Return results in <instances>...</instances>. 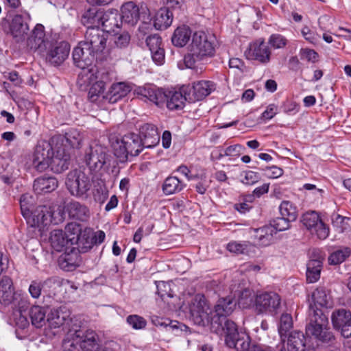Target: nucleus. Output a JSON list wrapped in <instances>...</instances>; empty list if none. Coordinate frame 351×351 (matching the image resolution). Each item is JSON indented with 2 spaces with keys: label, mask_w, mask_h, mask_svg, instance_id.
I'll return each instance as SVG.
<instances>
[{
  "label": "nucleus",
  "mask_w": 351,
  "mask_h": 351,
  "mask_svg": "<svg viewBox=\"0 0 351 351\" xmlns=\"http://www.w3.org/2000/svg\"><path fill=\"white\" fill-rule=\"evenodd\" d=\"M188 87L182 86L179 90L163 91L155 86L146 85L139 88L138 94L160 108L166 105L169 110H180L189 101Z\"/></svg>",
  "instance_id": "f257e3e1"
},
{
  "label": "nucleus",
  "mask_w": 351,
  "mask_h": 351,
  "mask_svg": "<svg viewBox=\"0 0 351 351\" xmlns=\"http://www.w3.org/2000/svg\"><path fill=\"white\" fill-rule=\"evenodd\" d=\"M306 334L317 343L332 346L336 342L335 335L328 326V317L321 308H315L311 305L308 309Z\"/></svg>",
  "instance_id": "f03ea898"
},
{
  "label": "nucleus",
  "mask_w": 351,
  "mask_h": 351,
  "mask_svg": "<svg viewBox=\"0 0 351 351\" xmlns=\"http://www.w3.org/2000/svg\"><path fill=\"white\" fill-rule=\"evenodd\" d=\"M215 49L213 40L204 32H195L192 36L191 43L189 46V53L184 56V62L186 67L193 68L197 61L215 55Z\"/></svg>",
  "instance_id": "7ed1b4c3"
},
{
  "label": "nucleus",
  "mask_w": 351,
  "mask_h": 351,
  "mask_svg": "<svg viewBox=\"0 0 351 351\" xmlns=\"http://www.w3.org/2000/svg\"><path fill=\"white\" fill-rule=\"evenodd\" d=\"M237 302L232 296L218 300L211 316V327L216 333H222V330L228 328L229 322H234L227 317L234 311Z\"/></svg>",
  "instance_id": "20e7f679"
},
{
  "label": "nucleus",
  "mask_w": 351,
  "mask_h": 351,
  "mask_svg": "<svg viewBox=\"0 0 351 351\" xmlns=\"http://www.w3.org/2000/svg\"><path fill=\"white\" fill-rule=\"evenodd\" d=\"M114 155L121 162L128 160V156H136L145 148L141 136L131 132L125 134L121 140H117L113 144Z\"/></svg>",
  "instance_id": "39448f33"
},
{
  "label": "nucleus",
  "mask_w": 351,
  "mask_h": 351,
  "mask_svg": "<svg viewBox=\"0 0 351 351\" xmlns=\"http://www.w3.org/2000/svg\"><path fill=\"white\" fill-rule=\"evenodd\" d=\"M66 185L72 195L77 198L86 199L92 182L90 176L84 171L75 169L68 173Z\"/></svg>",
  "instance_id": "423d86ee"
},
{
  "label": "nucleus",
  "mask_w": 351,
  "mask_h": 351,
  "mask_svg": "<svg viewBox=\"0 0 351 351\" xmlns=\"http://www.w3.org/2000/svg\"><path fill=\"white\" fill-rule=\"evenodd\" d=\"M72 55L74 64L83 70L78 76L85 77L84 82H89L91 75L89 76L88 73L91 71V69L88 67L93 65L94 61L97 59V56L99 55L95 51H92L90 48L82 45L81 42L74 48Z\"/></svg>",
  "instance_id": "0eeeda50"
},
{
  "label": "nucleus",
  "mask_w": 351,
  "mask_h": 351,
  "mask_svg": "<svg viewBox=\"0 0 351 351\" xmlns=\"http://www.w3.org/2000/svg\"><path fill=\"white\" fill-rule=\"evenodd\" d=\"M190 318L197 326L211 325V316L213 315L204 295L197 294L189 305Z\"/></svg>",
  "instance_id": "6e6552de"
},
{
  "label": "nucleus",
  "mask_w": 351,
  "mask_h": 351,
  "mask_svg": "<svg viewBox=\"0 0 351 351\" xmlns=\"http://www.w3.org/2000/svg\"><path fill=\"white\" fill-rule=\"evenodd\" d=\"M225 335V342L227 346L234 348L237 351H251L252 345L251 339L245 332H239L234 322H229L228 328L222 330Z\"/></svg>",
  "instance_id": "1a4fd4ad"
},
{
  "label": "nucleus",
  "mask_w": 351,
  "mask_h": 351,
  "mask_svg": "<svg viewBox=\"0 0 351 351\" xmlns=\"http://www.w3.org/2000/svg\"><path fill=\"white\" fill-rule=\"evenodd\" d=\"M108 34L99 27L87 28L84 34V39L81 41L82 45H85L95 51L97 54L105 53L107 49Z\"/></svg>",
  "instance_id": "9d476101"
},
{
  "label": "nucleus",
  "mask_w": 351,
  "mask_h": 351,
  "mask_svg": "<svg viewBox=\"0 0 351 351\" xmlns=\"http://www.w3.org/2000/svg\"><path fill=\"white\" fill-rule=\"evenodd\" d=\"M30 16L28 13L15 14L9 22L8 27L3 26V29L7 34H10L17 43L25 40L29 30V21Z\"/></svg>",
  "instance_id": "9b49d317"
},
{
  "label": "nucleus",
  "mask_w": 351,
  "mask_h": 351,
  "mask_svg": "<svg viewBox=\"0 0 351 351\" xmlns=\"http://www.w3.org/2000/svg\"><path fill=\"white\" fill-rule=\"evenodd\" d=\"M106 147L98 144L90 145L86 150L84 161L90 171L97 172L106 162Z\"/></svg>",
  "instance_id": "f8f14e48"
},
{
  "label": "nucleus",
  "mask_w": 351,
  "mask_h": 351,
  "mask_svg": "<svg viewBox=\"0 0 351 351\" xmlns=\"http://www.w3.org/2000/svg\"><path fill=\"white\" fill-rule=\"evenodd\" d=\"M302 224L312 234L319 239H325L329 234V228L321 219L319 215L315 211L304 213L302 217Z\"/></svg>",
  "instance_id": "ddd939ff"
},
{
  "label": "nucleus",
  "mask_w": 351,
  "mask_h": 351,
  "mask_svg": "<svg viewBox=\"0 0 351 351\" xmlns=\"http://www.w3.org/2000/svg\"><path fill=\"white\" fill-rule=\"evenodd\" d=\"M280 298L274 292H265L256 295L254 308L259 313H276L280 306Z\"/></svg>",
  "instance_id": "4468645a"
},
{
  "label": "nucleus",
  "mask_w": 351,
  "mask_h": 351,
  "mask_svg": "<svg viewBox=\"0 0 351 351\" xmlns=\"http://www.w3.org/2000/svg\"><path fill=\"white\" fill-rule=\"evenodd\" d=\"M333 328L346 339L351 338V311L344 308L335 309L331 314Z\"/></svg>",
  "instance_id": "2eb2a0df"
},
{
  "label": "nucleus",
  "mask_w": 351,
  "mask_h": 351,
  "mask_svg": "<svg viewBox=\"0 0 351 351\" xmlns=\"http://www.w3.org/2000/svg\"><path fill=\"white\" fill-rule=\"evenodd\" d=\"M52 216L53 211L50 206L39 205L32 210L26 220L32 227L38 228L42 232L45 230V228L51 223Z\"/></svg>",
  "instance_id": "dca6fc26"
},
{
  "label": "nucleus",
  "mask_w": 351,
  "mask_h": 351,
  "mask_svg": "<svg viewBox=\"0 0 351 351\" xmlns=\"http://www.w3.org/2000/svg\"><path fill=\"white\" fill-rule=\"evenodd\" d=\"M53 154V150L49 143L43 141L38 143L34 153L33 165L40 172L46 170L50 166Z\"/></svg>",
  "instance_id": "f3484780"
},
{
  "label": "nucleus",
  "mask_w": 351,
  "mask_h": 351,
  "mask_svg": "<svg viewBox=\"0 0 351 351\" xmlns=\"http://www.w3.org/2000/svg\"><path fill=\"white\" fill-rule=\"evenodd\" d=\"M245 56L248 60L267 64L270 61L271 51L264 39L259 38L250 43Z\"/></svg>",
  "instance_id": "a211bd4d"
},
{
  "label": "nucleus",
  "mask_w": 351,
  "mask_h": 351,
  "mask_svg": "<svg viewBox=\"0 0 351 351\" xmlns=\"http://www.w3.org/2000/svg\"><path fill=\"white\" fill-rule=\"evenodd\" d=\"M69 51L70 45L69 43L65 41L56 43L48 50L46 60L52 65H60L68 58Z\"/></svg>",
  "instance_id": "6ab92c4d"
},
{
  "label": "nucleus",
  "mask_w": 351,
  "mask_h": 351,
  "mask_svg": "<svg viewBox=\"0 0 351 351\" xmlns=\"http://www.w3.org/2000/svg\"><path fill=\"white\" fill-rule=\"evenodd\" d=\"M151 319L152 324L156 326L164 327L167 331L173 332L177 336L187 334L189 329L186 325L176 320H171L156 315L152 316Z\"/></svg>",
  "instance_id": "aec40b11"
},
{
  "label": "nucleus",
  "mask_w": 351,
  "mask_h": 351,
  "mask_svg": "<svg viewBox=\"0 0 351 351\" xmlns=\"http://www.w3.org/2000/svg\"><path fill=\"white\" fill-rule=\"evenodd\" d=\"M285 341L282 347L286 351H306L305 350L306 339L302 331L295 330L284 337Z\"/></svg>",
  "instance_id": "412c9836"
},
{
  "label": "nucleus",
  "mask_w": 351,
  "mask_h": 351,
  "mask_svg": "<svg viewBox=\"0 0 351 351\" xmlns=\"http://www.w3.org/2000/svg\"><path fill=\"white\" fill-rule=\"evenodd\" d=\"M139 136L145 148H152L158 144L160 136L157 128L151 123H145L139 128Z\"/></svg>",
  "instance_id": "4be33fe9"
},
{
  "label": "nucleus",
  "mask_w": 351,
  "mask_h": 351,
  "mask_svg": "<svg viewBox=\"0 0 351 351\" xmlns=\"http://www.w3.org/2000/svg\"><path fill=\"white\" fill-rule=\"evenodd\" d=\"M65 252L58 258L60 267L66 271L73 270L80 262V250L74 247L64 250Z\"/></svg>",
  "instance_id": "5701e85b"
},
{
  "label": "nucleus",
  "mask_w": 351,
  "mask_h": 351,
  "mask_svg": "<svg viewBox=\"0 0 351 351\" xmlns=\"http://www.w3.org/2000/svg\"><path fill=\"white\" fill-rule=\"evenodd\" d=\"M188 87L189 102L202 100L211 93L210 82L208 81H199L194 82L193 85Z\"/></svg>",
  "instance_id": "b1692460"
},
{
  "label": "nucleus",
  "mask_w": 351,
  "mask_h": 351,
  "mask_svg": "<svg viewBox=\"0 0 351 351\" xmlns=\"http://www.w3.org/2000/svg\"><path fill=\"white\" fill-rule=\"evenodd\" d=\"M45 27L42 24H37L27 39V46L31 50H43L46 48Z\"/></svg>",
  "instance_id": "393cba45"
},
{
  "label": "nucleus",
  "mask_w": 351,
  "mask_h": 351,
  "mask_svg": "<svg viewBox=\"0 0 351 351\" xmlns=\"http://www.w3.org/2000/svg\"><path fill=\"white\" fill-rule=\"evenodd\" d=\"M70 158V154L64 148H58L56 154H53L49 167L55 173H60L69 168Z\"/></svg>",
  "instance_id": "a878e982"
},
{
  "label": "nucleus",
  "mask_w": 351,
  "mask_h": 351,
  "mask_svg": "<svg viewBox=\"0 0 351 351\" xmlns=\"http://www.w3.org/2000/svg\"><path fill=\"white\" fill-rule=\"evenodd\" d=\"M130 91V86L124 82L114 84L106 95H104L103 99L110 104H114L125 97Z\"/></svg>",
  "instance_id": "bb28decb"
},
{
  "label": "nucleus",
  "mask_w": 351,
  "mask_h": 351,
  "mask_svg": "<svg viewBox=\"0 0 351 351\" xmlns=\"http://www.w3.org/2000/svg\"><path fill=\"white\" fill-rule=\"evenodd\" d=\"M101 24L108 34L110 32H114V28H119L122 23L121 16L117 10H109L102 12Z\"/></svg>",
  "instance_id": "cd10ccee"
},
{
  "label": "nucleus",
  "mask_w": 351,
  "mask_h": 351,
  "mask_svg": "<svg viewBox=\"0 0 351 351\" xmlns=\"http://www.w3.org/2000/svg\"><path fill=\"white\" fill-rule=\"evenodd\" d=\"M66 208L70 218L82 221H85L89 218V209L84 204L72 201L66 205Z\"/></svg>",
  "instance_id": "c85d7f7f"
},
{
  "label": "nucleus",
  "mask_w": 351,
  "mask_h": 351,
  "mask_svg": "<svg viewBox=\"0 0 351 351\" xmlns=\"http://www.w3.org/2000/svg\"><path fill=\"white\" fill-rule=\"evenodd\" d=\"M120 16L122 22L134 25L140 17L139 8L132 1L127 2L122 5Z\"/></svg>",
  "instance_id": "c756f323"
},
{
  "label": "nucleus",
  "mask_w": 351,
  "mask_h": 351,
  "mask_svg": "<svg viewBox=\"0 0 351 351\" xmlns=\"http://www.w3.org/2000/svg\"><path fill=\"white\" fill-rule=\"evenodd\" d=\"M14 297V288L12 279L3 276L0 280V302L4 305L12 303Z\"/></svg>",
  "instance_id": "7c9ffc66"
},
{
  "label": "nucleus",
  "mask_w": 351,
  "mask_h": 351,
  "mask_svg": "<svg viewBox=\"0 0 351 351\" xmlns=\"http://www.w3.org/2000/svg\"><path fill=\"white\" fill-rule=\"evenodd\" d=\"M173 14L167 8H161L153 18L154 26L156 29L163 30L168 28L172 23Z\"/></svg>",
  "instance_id": "2f4dec72"
},
{
  "label": "nucleus",
  "mask_w": 351,
  "mask_h": 351,
  "mask_svg": "<svg viewBox=\"0 0 351 351\" xmlns=\"http://www.w3.org/2000/svg\"><path fill=\"white\" fill-rule=\"evenodd\" d=\"M58 180L53 177H40L34 182V191L38 193H47L53 191L58 187Z\"/></svg>",
  "instance_id": "473e14b6"
},
{
  "label": "nucleus",
  "mask_w": 351,
  "mask_h": 351,
  "mask_svg": "<svg viewBox=\"0 0 351 351\" xmlns=\"http://www.w3.org/2000/svg\"><path fill=\"white\" fill-rule=\"evenodd\" d=\"M65 307L58 308H51L47 313V323L51 328H57L62 326L69 315L66 311H64Z\"/></svg>",
  "instance_id": "72a5a7b5"
},
{
  "label": "nucleus",
  "mask_w": 351,
  "mask_h": 351,
  "mask_svg": "<svg viewBox=\"0 0 351 351\" xmlns=\"http://www.w3.org/2000/svg\"><path fill=\"white\" fill-rule=\"evenodd\" d=\"M49 242L52 249L56 252H62L69 249L71 246L66 234L61 230H54L51 232Z\"/></svg>",
  "instance_id": "f704fd0d"
},
{
  "label": "nucleus",
  "mask_w": 351,
  "mask_h": 351,
  "mask_svg": "<svg viewBox=\"0 0 351 351\" xmlns=\"http://www.w3.org/2000/svg\"><path fill=\"white\" fill-rule=\"evenodd\" d=\"M103 11L97 8H91L86 10L82 16L81 22L87 28L99 27L102 19Z\"/></svg>",
  "instance_id": "c9c22d12"
},
{
  "label": "nucleus",
  "mask_w": 351,
  "mask_h": 351,
  "mask_svg": "<svg viewBox=\"0 0 351 351\" xmlns=\"http://www.w3.org/2000/svg\"><path fill=\"white\" fill-rule=\"evenodd\" d=\"M191 36V29L189 26L178 27L171 37V42L176 47H182L189 42Z\"/></svg>",
  "instance_id": "e433bc0d"
},
{
  "label": "nucleus",
  "mask_w": 351,
  "mask_h": 351,
  "mask_svg": "<svg viewBox=\"0 0 351 351\" xmlns=\"http://www.w3.org/2000/svg\"><path fill=\"white\" fill-rule=\"evenodd\" d=\"M322 260L311 259L309 260L306 265V281L308 283H314L317 282L321 274L322 269Z\"/></svg>",
  "instance_id": "4c0bfd02"
},
{
  "label": "nucleus",
  "mask_w": 351,
  "mask_h": 351,
  "mask_svg": "<svg viewBox=\"0 0 351 351\" xmlns=\"http://www.w3.org/2000/svg\"><path fill=\"white\" fill-rule=\"evenodd\" d=\"M185 186L186 184L176 176H169L164 180L162 189L165 195H170L180 193Z\"/></svg>",
  "instance_id": "58836bf2"
},
{
  "label": "nucleus",
  "mask_w": 351,
  "mask_h": 351,
  "mask_svg": "<svg viewBox=\"0 0 351 351\" xmlns=\"http://www.w3.org/2000/svg\"><path fill=\"white\" fill-rule=\"evenodd\" d=\"M312 299L314 302V305H311L314 308H317V305L321 307H328L331 304V298L329 293L324 287H317L312 293Z\"/></svg>",
  "instance_id": "ea45409f"
},
{
  "label": "nucleus",
  "mask_w": 351,
  "mask_h": 351,
  "mask_svg": "<svg viewBox=\"0 0 351 351\" xmlns=\"http://www.w3.org/2000/svg\"><path fill=\"white\" fill-rule=\"evenodd\" d=\"M49 308H47L39 306H32L29 312L32 324L36 328H41L47 323L46 314Z\"/></svg>",
  "instance_id": "a19ab883"
},
{
  "label": "nucleus",
  "mask_w": 351,
  "mask_h": 351,
  "mask_svg": "<svg viewBox=\"0 0 351 351\" xmlns=\"http://www.w3.org/2000/svg\"><path fill=\"white\" fill-rule=\"evenodd\" d=\"M80 342L82 351H99V345L97 342V335L93 330H87L82 336Z\"/></svg>",
  "instance_id": "79ce46f5"
},
{
  "label": "nucleus",
  "mask_w": 351,
  "mask_h": 351,
  "mask_svg": "<svg viewBox=\"0 0 351 351\" xmlns=\"http://www.w3.org/2000/svg\"><path fill=\"white\" fill-rule=\"evenodd\" d=\"M94 238H93V231L90 228H85L83 230V233L81 235L80 239L76 243L78 247V250L81 253H85L90 250L93 245H95V243L93 241Z\"/></svg>",
  "instance_id": "37998d69"
},
{
  "label": "nucleus",
  "mask_w": 351,
  "mask_h": 351,
  "mask_svg": "<svg viewBox=\"0 0 351 351\" xmlns=\"http://www.w3.org/2000/svg\"><path fill=\"white\" fill-rule=\"evenodd\" d=\"M64 232L66 235V239H68L70 245L72 246L79 241V239H80L81 235L83 233V230L81 228L80 224L70 223L66 226L65 232Z\"/></svg>",
  "instance_id": "c03bdc74"
},
{
  "label": "nucleus",
  "mask_w": 351,
  "mask_h": 351,
  "mask_svg": "<svg viewBox=\"0 0 351 351\" xmlns=\"http://www.w3.org/2000/svg\"><path fill=\"white\" fill-rule=\"evenodd\" d=\"M351 254V250L348 247H342L330 254L328 257L330 265H337L345 261Z\"/></svg>",
  "instance_id": "a18cd8bd"
},
{
  "label": "nucleus",
  "mask_w": 351,
  "mask_h": 351,
  "mask_svg": "<svg viewBox=\"0 0 351 351\" xmlns=\"http://www.w3.org/2000/svg\"><path fill=\"white\" fill-rule=\"evenodd\" d=\"M255 298L254 292L249 288H245L240 291L237 302L240 307L247 308L252 305L254 306Z\"/></svg>",
  "instance_id": "49530a36"
},
{
  "label": "nucleus",
  "mask_w": 351,
  "mask_h": 351,
  "mask_svg": "<svg viewBox=\"0 0 351 351\" xmlns=\"http://www.w3.org/2000/svg\"><path fill=\"white\" fill-rule=\"evenodd\" d=\"M105 90V83L103 81H97L90 87L88 97L90 102L95 103L103 99Z\"/></svg>",
  "instance_id": "de8ad7c7"
},
{
  "label": "nucleus",
  "mask_w": 351,
  "mask_h": 351,
  "mask_svg": "<svg viewBox=\"0 0 351 351\" xmlns=\"http://www.w3.org/2000/svg\"><path fill=\"white\" fill-rule=\"evenodd\" d=\"M293 328V319L290 314L284 313L281 315L278 326V332L283 342L284 337H287L289 330Z\"/></svg>",
  "instance_id": "09e8293b"
},
{
  "label": "nucleus",
  "mask_w": 351,
  "mask_h": 351,
  "mask_svg": "<svg viewBox=\"0 0 351 351\" xmlns=\"http://www.w3.org/2000/svg\"><path fill=\"white\" fill-rule=\"evenodd\" d=\"M130 40L131 36L128 32L124 31L121 33H117L114 35L113 38L114 46H110V48L108 49L107 51L110 53L113 47L120 49H125L129 46Z\"/></svg>",
  "instance_id": "8fccbe9b"
},
{
  "label": "nucleus",
  "mask_w": 351,
  "mask_h": 351,
  "mask_svg": "<svg viewBox=\"0 0 351 351\" xmlns=\"http://www.w3.org/2000/svg\"><path fill=\"white\" fill-rule=\"evenodd\" d=\"M279 210L281 216H283L291 221H295L298 217L296 207L289 201H283L279 206Z\"/></svg>",
  "instance_id": "3c124183"
},
{
  "label": "nucleus",
  "mask_w": 351,
  "mask_h": 351,
  "mask_svg": "<svg viewBox=\"0 0 351 351\" xmlns=\"http://www.w3.org/2000/svg\"><path fill=\"white\" fill-rule=\"evenodd\" d=\"M252 247H253V245L248 241L243 243L231 241L228 243L226 249L230 252L239 255L247 254Z\"/></svg>",
  "instance_id": "603ef678"
},
{
  "label": "nucleus",
  "mask_w": 351,
  "mask_h": 351,
  "mask_svg": "<svg viewBox=\"0 0 351 351\" xmlns=\"http://www.w3.org/2000/svg\"><path fill=\"white\" fill-rule=\"evenodd\" d=\"M56 280L53 278H47L43 282L33 280L29 287V292L34 298H38L41 294V291L44 285H49L55 283Z\"/></svg>",
  "instance_id": "864d4df0"
},
{
  "label": "nucleus",
  "mask_w": 351,
  "mask_h": 351,
  "mask_svg": "<svg viewBox=\"0 0 351 351\" xmlns=\"http://www.w3.org/2000/svg\"><path fill=\"white\" fill-rule=\"evenodd\" d=\"M241 182L246 185H253L261 180L260 174L253 171H243L241 173Z\"/></svg>",
  "instance_id": "5fc2aeb1"
},
{
  "label": "nucleus",
  "mask_w": 351,
  "mask_h": 351,
  "mask_svg": "<svg viewBox=\"0 0 351 351\" xmlns=\"http://www.w3.org/2000/svg\"><path fill=\"white\" fill-rule=\"evenodd\" d=\"M66 142L73 148L78 147L82 141V137L76 130H71L66 133Z\"/></svg>",
  "instance_id": "6e6d98bb"
},
{
  "label": "nucleus",
  "mask_w": 351,
  "mask_h": 351,
  "mask_svg": "<svg viewBox=\"0 0 351 351\" xmlns=\"http://www.w3.org/2000/svg\"><path fill=\"white\" fill-rule=\"evenodd\" d=\"M13 322L16 327L20 329H25L29 325L27 315L23 314L21 310H17L13 313Z\"/></svg>",
  "instance_id": "4d7b16f0"
},
{
  "label": "nucleus",
  "mask_w": 351,
  "mask_h": 351,
  "mask_svg": "<svg viewBox=\"0 0 351 351\" xmlns=\"http://www.w3.org/2000/svg\"><path fill=\"white\" fill-rule=\"evenodd\" d=\"M290 220L284 217L283 216L280 217H276L270 221V225L273 227L276 231H284L287 230L290 226Z\"/></svg>",
  "instance_id": "13d9d810"
},
{
  "label": "nucleus",
  "mask_w": 351,
  "mask_h": 351,
  "mask_svg": "<svg viewBox=\"0 0 351 351\" xmlns=\"http://www.w3.org/2000/svg\"><path fill=\"white\" fill-rule=\"evenodd\" d=\"M286 38L278 34H271L269 38V44L274 49H281L287 45Z\"/></svg>",
  "instance_id": "bf43d9fd"
},
{
  "label": "nucleus",
  "mask_w": 351,
  "mask_h": 351,
  "mask_svg": "<svg viewBox=\"0 0 351 351\" xmlns=\"http://www.w3.org/2000/svg\"><path fill=\"white\" fill-rule=\"evenodd\" d=\"M127 322L136 330L144 328L147 324L143 317L137 315H129L127 317Z\"/></svg>",
  "instance_id": "052dcab7"
},
{
  "label": "nucleus",
  "mask_w": 351,
  "mask_h": 351,
  "mask_svg": "<svg viewBox=\"0 0 351 351\" xmlns=\"http://www.w3.org/2000/svg\"><path fill=\"white\" fill-rule=\"evenodd\" d=\"M244 150L245 147L241 145L236 144L230 145L224 149L223 154L220 153L219 157H222L223 156H239L243 152Z\"/></svg>",
  "instance_id": "680f3d73"
},
{
  "label": "nucleus",
  "mask_w": 351,
  "mask_h": 351,
  "mask_svg": "<svg viewBox=\"0 0 351 351\" xmlns=\"http://www.w3.org/2000/svg\"><path fill=\"white\" fill-rule=\"evenodd\" d=\"M146 45L150 51L161 48L162 39L158 34L150 35L146 38Z\"/></svg>",
  "instance_id": "e2e57ef3"
},
{
  "label": "nucleus",
  "mask_w": 351,
  "mask_h": 351,
  "mask_svg": "<svg viewBox=\"0 0 351 351\" xmlns=\"http://www.w3.org/2000/svg\"><path fill=\"white\" fill-rule=\"evenodd\" d=\"M300 54L302 59H306L308 62H316L318 61L319 55L313 49L308 48L301 49Z\"/></svg>",
  "instance_id": "0e129e2a"
},
{
  "label": "nucleus",
  "mask_w": 351,
  "mask_h": 351,
  "mask_svg": "<svg viewBox=\"0 0 351 351\" xmlns=\"http://www.w3.org/2000/svg\"><path fill=\"white\" fill-rule=\"evenodd\" d=\"M27 199L28 197L24 195H22L20 199V206L21 213L26 219L32 213V210L34 208V207L32 205H29Z\"/></svg>",
  "instance_id": "69168bd1"
},
{
  "label": "nucleus",
  "mask_w": 351,
  "mask_h": 351,
  "mask_svg": "<svg viewBox=\"0 0 351 351\" xmlns=\"http://www.w3.org/2000/svg\"><path fill=\"white\" fill-rule=\"evenodd\" d=\"M262 170L266 171L265 176L271 179L278 178L283 174L282 169L274 165L266 167L265 169H262Z\"/></svg>",
  "instance_id": "338daca9"
},
{
  "label": "nucleus",
  "mask_w": 351,
  "mask_h": 351,
  "mask_svg": "<svg viewBox=\"0 0 351 351\" xmlns=\"http://www.w3.org/2000/svg\"><path fill=\"white\" fill-rule=\"evenodd\" d=\"M153 61L158 65H161L165 61V50L162 47L150 51Z\"/></svg>",
  "instance_id": "774afa93"
}]
</instances>
